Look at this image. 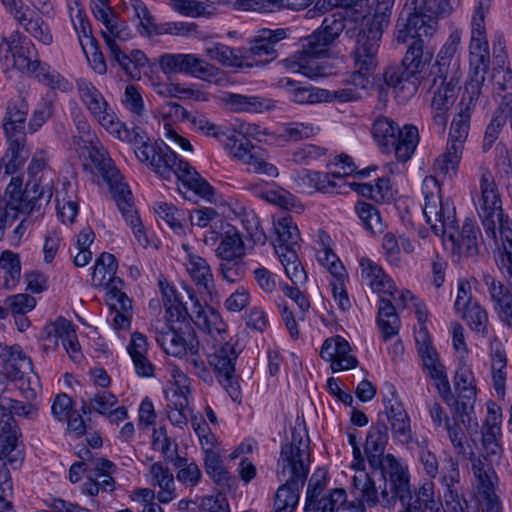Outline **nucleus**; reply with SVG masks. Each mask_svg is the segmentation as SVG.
<instances>
[{"instance_id": "1", "label": "nucleus", "mask_w": 512, "mask_h": 512, "mask_svg": "<svg viewBox=\"0 0 512 512\" xmlns=\"http://www.w3.org/2000/svg\"><path fill=\"white\" fill-rule=\"evenodd\" d=\"M130 144L139 162L160 177L170 180L175 176L189 190L213 202L214 188L187 161L178 159L166 143L152 142L145 131L135 126L130 132Z\"/></svg>"}, {"instance_id": "2", "label": "nucleus", "mask_w": 512, "mask_h": 512, "mask_svg": "<svg viewBox=\"0 0 512 512\" xmlns=\"http://www.w3.org/2000/svg\"><path fill=\"white\" fill-rule=\"evenodd\" d=\"M461 43V34L453 31L440 49L436 62L423 77V88L433 94L431 113L433 124L443 132L448 123V113L459 92V67L456 54Z\"/></svg>"}, {"instance_id": "3", "label": "nucleus", "mask_w": 512, "mask_h": 512, "mask_svg": "<svg viewBox=\"0 0 512 512\" xmlns=\"http://www.w3.org/2000/svg\"><path fill=\"white\" fill-rule=\"evenodd\" d=\"M425 198L423 213L432 231L437 235H447L453 250L460 256L472 257L478 254L477 228L472 220L466 219L459 231L456 224L455 207L449 199L443 200L437 179L425 177L422 184Z\"/></svg>"}, {"instance_id": "4", "label": "nucleus", "mask_w": 512, "mask_h": 512, "mask_svg": "<svg viewBox=\"0 0 512 512\" xmlns=\"http://www.w3.org/2000/svg\"><path fill=\"white\" fill-rule=\"evenodd\" d=\"M490 419L482 427V446L486 455L475 456L471 454V468L476 479V501L482 512H503L502 503L495 492L498 482L497 474L489 457L501 458L503 446L501 444V412L489 408Z\"/></svg>"}, {"instance_id": "5", "label": "nucleus", "mask_w": 512, "mask_h": 512, "mask_svg": "<svg viewBox=\"0 0 512 512\" xmlns=\"http://www.w3.org/2000/svg\"><path fill=\"white\" fill-rule=\"evenodd\" d=\"M0 63L6 71L16 69L51 89L69 91L72 88L65 77L40 60L35 44L18 30L1 37Z\"/></svg>"}, {"instance_id": "6", "label": "nucleus", "mask_w": 512, "mask_h": 512, "mask_svg": "<svg viewBox=\"0 0 512 512\" xmlns=\"http://www.w3.org/2000/svg\"><path fill=\"white\" fill-rule=\"evenodd\" d=\"M384 479L385 488L382 490L381 501L384 508H394L396 502L400 501L401 505L411 504L424 512V507L435 501L432 482L424 483L413 495L409 472L393 455L386 457Z\"/></svg>"}, {"instance_id": "7", "label": "nucleus", "mask_w": 512, "mask_h": 512, "mask_svg": "<svg viewBox=\"0 0 512 512\" xmlns=\"http://www.w3.org/2000/svg\"><path fill=\"white\" fill-rule=\"evenodd\" d=\"M117 269L116 257L111 253H101L93 267L92 283L96 287L106 289L105 302L113 315V327L120 333L128 329V308L126 306L127 295L123 291L125 282L116 276Z\"/></svg>"}, {"instance_id": "8", "label": "nucleus", "mask_w": 512, "mask_h": 512, "mask_svg": "<svg viewBox=\"0 0 512 512\" xmlns=\"http://www.w3.org/2000/svg\"><path fill=\"white\" fill-rule=\"evenodd\" d=\"M451 10L449 0H408L397 21L395 41L405 44L410 32L432 37L438 28L439 17Z\"/></svg>"}, {"instance_id": "9", "label": "nucleus", "mask_w": 512, "mask_h": 512, "mask_svg": "<svg viewBox=\"0 0 512 512\" xmlns=\"http://www.w3.org/2000/svg\"><path fill=\"white\" fill-rule=\"evenodd\" d=\"M357 30L355 46L351 52L355 70L350 75L349 82L355 87L365 89L369 84V76L373 74L378 64L379 42L383 33V25L376 21L364 19L359 28H349L350 35Z\"/></svg>"}, {"instance_id": "10", "label": "nucleus", "mask_w": 512, "mask_h": 512, "mask_svg": "<svg viewBox=\"0 0 512 512\" xmlns=\"http://www.w3.org/2000/svg\"><path fill=\"white\" fill-rule=\"evenodd\" d=\"M339 7L342 12L332 14L324 18L321 27L313 34L306 37V40L316 44L318 49L327 47L345 29V21L357 22L366 18L369 12L368 0H318L316 8L319 10H330Z\"/></svg>"}, {"instance_id": "11", "label": "nucleus", "mask_w": 512, "mask_h": 512, "mask_svg": "<svg viewBox=\"0 0 512 512\" xmlns=\"http://www.w3.org/2000/svg\"><path fill=\"white\" fill-rule=\"evenodd\" d=\"M27 400L26 403L19 400L4 398L0 402V455H12L10 466L16 468L23 462L24 456L19 449V439L22 434L14 416L34 419L38 415V408Z\"/></svg>"}, {"instance_id": "12", "label": "nucleus", "mask_w": 512, "mask_h": 512, "mask_svg": "<svg viewBox=\"0 0 512 512\" xmlns=\"http://www.w3.org/2000/svg\"><path fill=\"white\" fill-rule=\"evenodd\" d=\"M377 146L383 153H394L398 161H408L419 143V132L416 126L408 124L400 128L393 119L380 116L371 129Z\"/></svg>"}, {"instance_id": "13", "label": "nucleus", "mask_w": 512, "mask_h": 512, "mask_svg": "<svg viewBox=\"0 0 512 512\" xmlns=\"http://www.w3.org/2000/svg\"><path fill=\"white\" fill-rule=\"evenodd\" d=\"M311 451L308 436L296 429L292 430L291 440L282 444L277 461L276 477L279 481H289L305 485L310 471Z\"/></svg>"}, {"instance_id": "14", "label": "nucleus", "mask_w": 512, "mask_h": 512, "mask_svg": "<svg viewBox=\"0 0 512 512\" xmlns=\"http://www.w3.org/2000/svg\"><path fill=\"white\" fill-rule=\"evenodd\" d=\"M201 130L207 136H213L219 141L224 142L227 149L239 160L247 164L255 173L263 174L269 177L278 176V169L267 162L264 153L259 147L252 145L251 141L244 134L227 135L219 128L209 122L202 125Z\"/></svg>"}, {"instance_id": "15", "label": "nucleus", "mask_w": 512, "mask_h": 512, "mask_svg": "<svg viewBox=\"0 0 512 512\" xmlns=\"http://www.w3.org/2000/svg\"><path fill=\"white\" fill-rule=\"evenodd\" d=\"M154 331L156 342L170 356L184 358L187 353L199 350V340L188 315L166 320L162 327H155Z\"/></svg>"}, {"instance_id": "16", "label": "nucleus", "mask_w": 512, "mask_h": 512, "mask_svg": "<svg viewBox=\"0 0 512 512\" xmlns=\"http://www.w3.org/2000/svg\"><path fill=\"white\" fill-rule=\"evenodd\" d=\"M94 17L105 27L101 34L109 51V58L128 74V56L124 51L128 40V29L125 20L112 11L109 4L97 3L92 6Z\"/></svg>"}, {"instance_id": "17", "label": "nucleus", "mask_w": 512, "mask_h": 512, "mask_svg": "<svg viewBox=\"0 0 512 512\" xmlns=\"http://www.w3.org/2000/svg\"><path fill=\"white\" fill-rule=\"evenodd\" d=\"M76 87L80 99L99 124L114 138L125 142L128 139V128L118 120L102 93L85 78L78 79Z\"/></svg>"}, {"instance_id": "18", "label": "nucleus", "mask_w": 512, "mask_h": 512, "mask_svg": "<svg viewBox=\"0 0 512 512\" xmlns=\"http://www.w3.org/2000/svg\"><path fill=\"white\" fill-rule=\"evenodd\" d=\"M88 155L103 180L108 184L111 197L121 212L123 218L128 217V186L124 182V176L115 166L107 150L99 140L90 141Z\"/></svg>"}, {"instance_id": "19", "label": "nucleus", "mask_w": 512, "mask_h": 512, "mask_svg": "<svg viewBox=\"0 0 512 512\" xmlns=\"http://www.w3.org/2000/svg\"><path fill=\"white\" fill-rule=\"evenodd\" d=\"M241 352L238 341L230 339L209 356V364L213 367L219 384L230 398L237 403L242 401L239 375L236 373V360Z\"/></svg>"}, {"instance_id": "20", "label": "nucleus", "mask_w": 512, "mask_h": 512, "mask_svg": "<svg viewBox=\"0 0 512 512\" xmlns=\"http://www.w3.org/2000/svg\"><path fill=\"white\" fill-rule=\"evenodd\" d=\"M8 185L15 188L14 192L19 198L22 214L30 215L34 211H39L43 206L49 204L53 196L52 181H45L43 177L29 179L24 189L20 177H12Z\"/></svg>"}, {"instance_id": "21", "label": "nucleus", "mask_w": 512, "mask_h": 512, "mask_svg": "<svg viewBox=\"0 0 512 512\" xmlns=\"http://www.w3.org/2000/svg\"><path fill=\"white\" fill-rule=\"evenodd\" d=\"M0 357L3 361V369L8 378L17 382V386L22 396L26 400H35L37 391L35 388L24 389V374L27 370H32L33 365L29 357H27L19 345L7 346L0 344Z\"/></svg>"}, {"instance_id": "22", "label": "nucleus", "mask_w": 512, "mask_h": 512, "mask_svg": "<svg viewBox=\"0 0 512 512\" xmlns=\"http://www.w3.org/2000/svg\"><path fill=\"white\" fill-rule=\"evenodd\" d=\"M328 50L318 49L312 41L303 39L302 49L290 58L282 61L283 66L292 72L301 73L309 78L325 75V67L318 59L325 56Z\"/></svg>"}, {"instance_id": "23", "label": "nucleus", "mask_w": 512, "mask_h": 512, "mask_svg": "<svg viewBox=\"0 0 512 512\" xmlns=\"http://www.w3.org/2000/svg\"><path fill=\"white\" fill-rule=\"evenodd\" d=\"M481 198L479 199L478 214L481 218L485 233L493 231V219L502 211V201L497 185L490 171H485L480 179Z\"/></svg>"}, {"instance_id": "24", "label": "nucleus", "mask_w": 512, "mask_h": 512, "mask_svg": "<svg viewBox=\"0 0 512 512\" xmlns=\"http://www.w3.org/2000/svg\"><path fill=\"white\" fill-rule=\"evenodd\" d=\"M388 439V428L385 419H382V414L379 413L377 422L371 425L367 433L364 452L372 468H381L383 477L386 457L389 455L383 456Z\"/></svg>"}, {"instance_id": "25", "label": "nucleus", "mask_w": 512, "mask_h": 512, "mask_svg": "<svg viewBox=\"0 0 512 512\" xmlns=\"http://www.w3.org/2000/svg\"><path fill=\"white\" fill-rule=\"evenodd\" d=\"M483 281L487 286L493 309L499 320L506 326L512 327V293L501 281L489 274L484 275Z\"/></svg>"}, {"instance_id": "26", "label": "nucleus", "mask_w": 512, "mask_h": 512, "mask_svg": "<svg viewBox=\"0 0 512 512\" xmlns=\"http://www.w3.org/2000/svg\"><path fill=\"white\" fill-rule=\"evenodd\" d=\"M29 105L24 97L11 99L7 103L3 129L7 138L26 139L25 125Z\"/></svg>"}, {"instance_id": "27", "label": "nucleus", "mask_w": 512, "mask_h": 512, "mask_svg": "<svg viewBox=\"0 0 512 512\" xmlns=\"http://www.w3.org/2000/svg\"><path fill=\"white\" fill-rule=\"evenodd\" d=\"M190 298L194 301L192 312L188 313L190 322L193 321L199 329L212 336L226 333L227 325L217 311L212 307L202 306L192 294H190Z\"/></svg>"}, {"instance_id": "28", "label": "nucleus", "mask_w": 512, "mask_h": 512, "mask_svg": "<svg viewBox=\"0 0 512 512\" xmlns=\"http://www.w3.org/2000/svg\"><path fill=\"white\" fill-rule=\"evenodd\" d=\"M286 37L284 29L269 30L264 29L259 36L255 38L249 49L251 57L258 64H267L276 59L277 51L275 45L278 41Z\"/></svg>"}, {"instance_id": "29", "label": "nucleus", "mask_w": 512, "mask_h": 512, "mask_svg": "<svg viewBox=\"0 0 512 512\" xmlns=\"http://www.w3.org/2000/svg\"><path fill=\"white\" fill-rule=\"evenodd\" d=\"M381 414L382 417L385 416L390 423L392 435L397 441L406 445L412 442L413 437L410 417L401 403H392V401L389 400L386 404L385 412Z\"/></svg>"}, {"instance_id": "30", "label": "nucleus", "mask_w": 512, "mask_h": 512, "mask_svg": "<svg viewBox=\"0 0 512 512\" xmlns=\"http://www.w3.org/2000/svg\"><path fill=\"white\" fill-rule=\"evenodd\" d=\"M422 37H425V35H418L414 32H410L408 34L405 43L409 40H411V42L409 43L406 54L402 59L405 65H408L412 69L420 72L423 71L426 65L430 64L434 57V50L425 45V41Z\"/></svg>"}, {"instance_id": "31", "label": "nucleus", "mask_w": 512, "mask_h": 512, "mask_svg": "<svg viewBox=\"0 0 512 512\" xmlns=\"http://www.w3.org/2000/svg\"><path fill=\"white\" fill-rule=\"evenodd\" d=\"M14 19L39 43L46 46H50L53 43V34L50 26L35 11L31 10L29 6L28 10H23Z\"/></svg>"}, {"instance_id": "32", "label": "nucleus", "mask_w": 512, "mask_h": 512, "mask_svg": "<svg viewBox=\"0 0 512 512\" xmlns=\"http://www.w3.org/2000/svg\"><path fill=\"white\" fill-rule=\"evenodd\" d=\"M360 265L362 278L369 280V286L374 292L394 297V293L397 292L395 284L381 266L368 258L362 259Z\"/></svg>"}, {"instance_id": "33", "label": "nucleus", "mask_w": 512, "mask_h": 512, "mask_svg": "<svg viewBox=\"0 0 512 512\" xmlns=\"http://www.w3.org/2000/svg\"><path fill=\"white\" fill-rule=\"evenodd\" d=\"M465 143L448 139L445 152L434 163L435 170L449 178L455 176L462 159Z\"/></svg>"}, {"instance_id": "34", "label": "nucleus", "mask_w": 512, "mask_h": 512, "mask_svg": "<svg viewBox=\"0 0 512 512\" xmlns=\"http://www.w3.org/2000/svg\"><path fill=\"white\" fill-rule=\"evenodd\" d=\"M187 271L196 283L200 293L212 294L214 289L213 274L207 261L197 255H189Z\"/></svg>"}, {"instance_id": "35", "label": "nucleus", "mask_w": 512, "mask_h": 512, "mask_svg": "<svg viewBox=\"0 0 512 512\" xmlns=\"http://www.w3.org/2000/svg\"><path fill=\"white\" fill-rule=\"evenodd\" d=\"M14 190L12 185H7L4 194L0 195V240L4 237L6 228L22 214L20 201Z\"/></svg>"}, {"instance_id": "36", "label": "nucleus", "mask_w": 512, "mask_h": 512, "mask_svg": "<svg viewBox=\"0 0 512 512\" xmlns=\"http://www.w3.org/2000/svg\"><path fill=\"white\" fill-rule=\"evenodd\" d=\"M222 229L224 231L221 234V241L215 250L216 256L218 258L245 256V245L238 229L228 223Z\"/></svg>"}, {"instance_id": "37", "label": "nucleus", "mask_w": 512, "mask_h": 512, "mask_svg": "<svg viewBox=\"0 0 512 512\" xmlns=\"http://www.w3.org/2000/svg\"><path fill=\"white\" fill-rule=\"evenodd\" d=\"M21 277V262L17 253L6 250L0 256V287L14 288Z\"/></svg>"}, {"instance_id": "38", "label": "nucleus", "mask_w": 512, "mask_h": 512, "mask_svg": "<svg viewBox=\"0 0 512 512\" xmlns=\"http://www.w3.org/2000/svg\"><path fill=\"white\" fill-rule=\"evenodd\" d=\"M158 285L162 296V302L165 307V319L167 321H172L174 317L179 319V317L183 318V316L188 315L187 308L180 300L177 291L168 283L166 278L161 276L158 280Z\"/></svg>"}, {"instance_id": "39", "label": "nucleus", "mask_w": 512, "mask_h": 512, "mask_svg": "<svg viewBox=\"0 0 512 512\" xmlns=\"http://www.w3.org/2000/svg\"><path fill=\"white\" fill-rule=\"evenodd\" d=\"M469 50V57L490 54L488 41L485 35L484 12L481 2L476 7L475 14L473 16Z\"/></svg>"}, {"instance_id": "40", "label": "nucleus", "mask_w": 512, "mask_h": 512, "mask_svg": "<svg viewBox=\"0 0 512 512\" xmlns=\"http://www.w3.org/2000/svg\"><path fill=\"white\" fill-rule=\"evenodd\" d=\"M282 484L278 487L275 497L273 510L271 512H293L298 505L300 498V491L304 485H296L289 481H281Z\"/></svg>"}, {"instance_id": "41", "label": "nucleus", "mask_w": 512, "mask_h": 512, "mask_svg": "<svg viewBox=\"0 0 512 512\" xmlns=\"http://www.w3.org/2000/svg\"><path fill=\"white\" fill-rule=\"evenodd\" d=\"M377 323L385 341L398 333L400 320L396 307L390 299L383 296L379 300Z\"/></svg>"}, {"instance_id": "42", "label": "nucleus", "mask_w": 512, "mask_h": 512, "mask_svg": "<svg viewBox=\"0 0 512 512\" xmlns=\"http://www.w3.org/2000/svg\"><path fill=\"white\" fill-rule=\"evenodd\" d=\"M352 485L359 496L356 501H361L364 505L367 504L368 507H375L381 504L382 493L379 498L375 482L364 470L354 475Z\"/></svg>"}, {"instance_id": "43", "label": "nucleus", "mask_w": 512, "mask_h": 512, "mask_svg": "<svg viewBox=\"0 0 512 512\" xmlns=\"http://www.w3.org/2000/svg\"><path fill=\"white\" fill-rule=\"evenodd\" d=\"M277 234V243L275 244V252L277 249L286 248L287 250H296L300 240V233L297 225L290 216L283 217L275 223Z\"/></svg>"}, {"instance_id": "44", "label": "nucleus", "mask_w": 512, "mask_h": 512, "mask_svg": "<svg viewBox=\"0 0 512 512\" xmlns=\"http://www.w3.org/2000/svg\"><path fill=\"white\" fill-rule=\"evenodd\" d=\"M457 313L461 315L462 319L473 332L482 337L487 336L489 323L488 312L478 301L470 303L469 306Z\"/></svg>"}, {"instance_id": "45", "label": "nucleus", "mask_w": 512, "mask_h": 512, "mask_svg": "<svg viewBox=\"0 0 512 512\" xmlns=\"http://www.w3.org/2000/svg\"><path fill=\"white\" fill-rule=\"evenodd\" d=\"M226 104L234 112H262L272 107L269 99L234 93L227 96Z\"/></svg>"}, {"instance_id": "46", "label": "nucleus", "mask_w": 512, "mask_h": 512, "mask_svg": "<svg viewBox=\"0 0 512 512\" xmlns=\"http://www.w3.org/2000/svg\"><path fill=\"white\" fill-rule=\"evenodd\" d=\"M347 499L346 491L342 488H334L315 499L309 507H304L306 512H338Z\"/></svg>"}, {"instance_id": "47", "label": "nucleus", "mask_w": 512, "mask_h": 512, "mask_svg": "<svg viewBox=\"0 0 512 512\" xmlns=\"http://www.w3.org/2000/svg\"><path fill=\"white\" fill-rule=\"evenodd\" d=\"M277 255L285 269L287 277L294 285L304 283L307 274L298 259L296 250H287L286 248L277 249Z\"/></svg>"}, {"instance_id": "48", "label": "nucleus", "mask_w": 512, "mask_h": 512, "mask_svg": "<svg viewBox=\"0 0 512 512\" xmlns=\"http://www.w3.org/2000/svg\"><path fill=\"white\" fill-rule=\"evenodd\" d=\"M204 468L206 473L223 490L230 488L231 477L229 476V473L222 467L219 453L212 449H207L205 451Z\"/></svg>"}, {"instance_id": "49", "label": "nucleus", "mask_w": 512, "mask_h": 512, "mask_svg": "<svg viewBox=\"0 0 512 512\" xmlns=\"http://www.w3.org/2000/svg\"><path fill=\"white\" fill-rule=\"evenodd\" d=\"M184 73L207 81L219 80L222 72L195 54H187Z\"/></svg>"}, {"instance_id": "50", "label": "nucleus", "mask_w": 512, "mask_h": 512, "mask_svg": "<svg viewBox=\"0 0 512 512\" xmlns=\"http://www.w3.org/2000/svg\"><path fill=\"white\" fill-rule=\"evenodd\" d=\"M219 259V272L230 283L239 282L245 275L244 256L224 257Z\"/></svg>"}, {"instance_id": "51", "label": "nucleus", "mask_w": 512, "mask_h": 512, "mask_svg": "<svg viewBox=\"0 0 512 512\" xmlns=\"http://www.w3.org/2000/svg\"><path fill=\"white\" fill-rule=\"evenodd\" d=\"M154 210L158 217L163 220L177 234H183L184 228L182 221L184 213L177 209L173 204L167 202H159L154 206Z\"/></svg>"}, {"instance_id": "52", "label": "nucleus", "mask_w": 512, "mask_h": 512, "mask_svg": "<svg viewBox=\"0 0 512 512\" xmlns=\"http://www.w3.org/2000/svg\"><path fill=\"white\" fill-rule=\"evenodd\" d=\"M261 197L282 209L292 210L297 213L303 211V205L299 200L285 189L267 190L261 193Z\"/></svg>"}, {"instance_id": "53", "label": "nucleus", "mask_w": 512, "mask_h": 512, "mask_svg": "<svg viewBox=\"0 0 512 512\" xmlns=\"http://www.w3.org/2000/svg\"><path fill=\"white\" fill-rule=\"evenodd\" d=\"M425 370L430 379L434 381L435 388L439 395L446 403H449V401L453 399V395L445 366L441 362H438Z\"/></svg>"}, {"instance_id": "54", "label": "nucleus", "mask_w": 512, "mask_h": 512, "mask_svg": "<svg viewBox=\"0 0 512 512\" xmlns=\"http://www.w3.org/2000/svg\"><path fill=\"white\" fill-rule=\"evenodd\" d=\"M12 455H0V512L12 510V503L6 499L12 492V481L7 464L10 465Z\"/></svg>"}, {"instance_id": "55", "label": "nucleus", "mask_w": 512, "mask_h": 512, "mask_svg": "<svg viewBox=\"0 0 512 512\" xmlns=\"http://www.w3.org/2000/svg\"><path fill=\"white\" fill-rule=\"evenodd\" d=\"M474 376L467 367H460L454 376V386L459 396L468 401H474L476 398V386L473 384Z\"/></svg>"}, {"instance_id": "56", "label": "nucleus", "mask_w": 512, "mask_h": 512, "mask_svg": "<svg viewBox=\"0 0 512 512\" xmlns=\"http://www.w3.org/2000/svg\"><path fill=\"white\" fill-rule=\"evenodd\" d=\"M355 209L364 226L371 233L376 234L383 231L381 216L375 206L366 202H358Z\"/></svg>"}, {"instance_id": "57", "label": "nucleus", "mask_w": 512, "mask_h": 512, "mask_svg": "<svg viewBox=\"0 0 512 512\" xmlns=\"http://www.w3.org/2000/svg\"><path fill=\"white\" fill-rule=\"evenodd\" d=\"M206 54L212 60H216L224 66L241 67L243 65L242 59L235 54L234 50L224 44H214L205 49Z\"/></svg>"}, {"instance_id": "58", "label": "nucleus", "mask_w": 512, "mask_h": 512, "mask_svg": "<svg viewBox=\"0 0 512 512\" xmlns=\"http://www.w3.org/2000/svg\"><path fill=\"white\" fill-rule=\"evenodd\" d=\"M336 350H337V360L333 361L331 364V369L334 372L347 370L351 368H355L357 366V359L351 355L349 352L351 350L350 344L347 340L342 338L341 336H336Z\"/></svg>"}, {"instance_id": "59", "label": "nucleus", "mask_w": 512, "mask_h": 512, "mask_svg": "<svg viewBox=\"0 0 512 512\" xmlns=\"http://www.w3.org/2000/svg\"><path fill=\"white\" fill-rule=\"evenodd\" d=\"M481 91L482 86L467 83L459 103V112L455 116H463V120L466 119L470 123L471 115L476 107Z\"/></svg>"}, {"instance_id": "60", "label": "nucleus", "mask_w": 512, "mask_h": 512, "mask_svg": "<svg viewBox=\"0 0 512 512\" xmlns=\"http://www.w3.org/2000/svg\"><path fill=\"white\" fill-rule=\"evenodd\" d=\"M241 223L247 232V237L254 245H264L266 243V234L261 227L260 219L255 212L250 211L244 213L241 218Z\"/></svg>"}, {"instance_id": "61", "label": "nucleus", "mask_w": 512, "mask_h": 512, "mask_svg": "<svg viewBox=\"0 0 512 512\" xmlns=\"http://www.w3.org/2000/svg\"><path fill=\"white\" fill-rule=\"evenodd\" d=\"M490 66V54L469 57V81L467 83L483 86Z\"/></svg>"}, {"instance_id": "62", "label": "nucleus", "mask_w": 512, "mask_h": 512, "mask_svg": "<svg viewBox=\"0 0 512 512\" xmlns=\"http://www.w3.org/2000/svg\"><path fill=\"white\" fill-rule=\"evenodd\" d=\"M155 497L154 490L150 488H137L130 495L131 500L139 505L138 512H164L159 503L154 502Z\"/></svg>"}, {"instance_id": "63", "label": "nucleus", "mask_w": 512, "mask_h": 512, "mask_svg": "<svg viewBox=\"0 0 512 512\" xmlns=\"http://www.w3.org/2000/svg\"><path fill=\"white\" fill-rule=\"evenodd\" d=\"M318 128L310 123L292 122L284 126L281 136L287 141L297 142L316 134Z\"/></svg>"}, {"instance_id": "64", "label": "nucleus", "mask_w": 512, "mask_h": 512, "mask_svg": "<svg viewBox=\"0 0 512 512\" xmlns=\"http://www.w3.org/2000/svg\"><path fill=\"white\" fill-rule=\"evenodd\" d=\"M91 68L98 74H104L107 70L105 58L100 51L97 40L86 41L81 46Z\"/></svg>"}]
</instances>
